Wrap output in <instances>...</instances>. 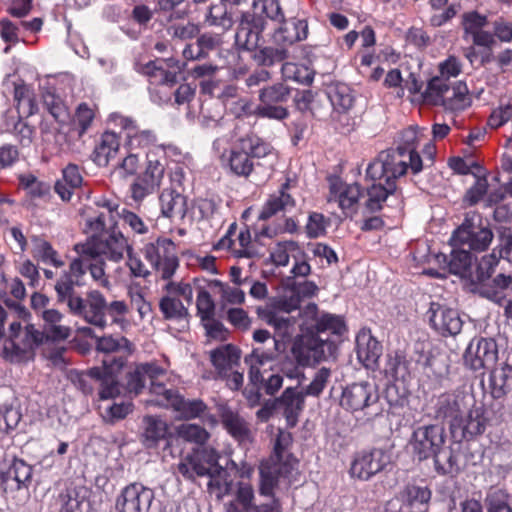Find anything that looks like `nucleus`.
<instances>
[{
	"label": "nucleus",
	"instance_id": "1",
	"mask_svg": "<svg viewBox=\"0 0 512 512\" xmlns=\"http://www.w3.org/2000/svg\"><path fill=\"white\" fill-rule=\"evenodd\" d=\"M109 122L124 131L126 150L149 148L144 170L135 177L130 186L132 199L142 201L156 192L162 184L165 176L166 152L162 146L155 145V134L151 130L140 129L132 118L120 113H112L109 116Z\"/></svg>",
	"mask_w": 512,
	"mask_h": 512
},
{
	"label": "nucleus",
	"instance_id": "2",
	"mask_svg": "<svg viewBox=\"0 0 512 512\" xmlns=\"http://www.w3.org/2000/svg\"><path fill=\"white\" fill-rule=\"evenodd\" d=\"M436 146L428 141L422 149L423 157L417 150H387L382 151L367 166V176L379 178L389 175L396 180L408 173L417 175L426 166H432L436 156Z\"/></svg>",
	"mask_w": 512,
	"mask_h": 512
},
{
	"label": "nucleus",
	"instance_id": "3",
	"mask_svg": "<svg viewBox=\"0 0 512 512\" xmlns=\"http://www.w3.org/2000/svg\"><path fill=\"white\" fill-rule=\"evenodd\" d=\"M96 224L97 228L102 229V232L81 244V251L86 254H93L95 258L104 256L114 262L123 259L125 253L129 251V244L124 235L114 227L110 230L106 229L108 224L104 213L97 217Z\"/></svg>",
	"mask_w": 512,
	"mask_h": 512
},
{
	"label": "nucleus",
	"instance_id": "4",
	"mask_svg": "<svg viewBox=\"0 0 512 512\" xmlns=\"http://www.w3.org/2000/svg\"><path fill=\"white\" fill-rule=\"evenodd\" d=\"M253 339L259 345L254 347L251 354L246 356L245 362L249 365V377L254 385L264 381V373L272 368L278 341L271 338L269 331L259 329L254 331Z\"/></svg>",
	"mask_w": 512,
	"mask_h": 512
},
{
	"label": "nucleus",
	"instance_id": "5",
	"mask_svg": "<svg viewBox=\"0 0 512 512\" xmlns=\"http://www.w3.org/2000/svg\"><path fill=\"white\" fill-rule=\"evenodd\" d=\"M497 264L498 257L494 249L491 254L482 257L477 267L476 278L481 295L496 303H501L506 296L505 291L512 290V276L500 273L489 280Z\"/></svg>",
	"mask_w": 512,
	"mask_h": 512
},
{
	"label": "nucleus",
	"instance_id": "6",
	"mask_svg": "<svg viewBox=\"0 0 512 512\" xmlns=\"http://www.w3.org/2000/svg\"><path fill=\"white\" fill-rule=\"evenodd\" d=\"M285 435H279L274 447V454L266 462L261 464L260 475V493L262 495H271L279 477H288L295 468L296 461L288 456H284L283 444L286 442Z\"/></svg>",
	"mask_w": 512,
	"mask_h": 512
},
{
	"label": "nucleus",
	"instance_id": "7",
	"mask_svg": "<svg viewBox=\"0 0 512 512\" xmlns=\"http://www.w3.org/2000/svg\"><path fill=\"white\" fill-rule=\"evenodd\" d=\"M219 455L217 451L210 447L197 448L182 459L178 464L179 473L186 479H194L195 476L211 478L209 486L214 485L215 474L223 472L218 464Z\"/></svg>",
	"mask_w": 512,
	"mask_h": 512
},
{
	"label": "nucleus",
	"instance_id": "8",
	"mask_svg": "<svg viewBox=\"0 0 512 512\" xmlns=\"http://www.w3.org/2000/svg\"><path fill=\"white\" fill-rule=\"evenodd\" d=\"M143 252L156 275L167 282L172 281L171 278L179 267L174 242L168 238H158L155 242L146 244Z\"/></svg>",
	"mask_w": 512,
	"mask_h": 512
},
{
	"label": "nucleus",
	"instance_id": "9",
	"mask_svg": "<svg viewBox=\"0 0 512 512\" xmlns=\"http://www.w3.org/2000/svg\"><path fill=\"white\" fill-rule=\"evenodd\" d=\"M410 445L419 460L433 457L436 465H440V457L445 453V430L436 424L418 427L413 433Z\"/></svg>",
	"mask_w": 512,
	"mask_h": 512
},
{
	"label": "nucleus",
	"instance_id": "10",
	"mask_svg": "<svg viewBox=\"0 0 512 512\" xmlns=\"http://www.w3.org/2000/svg\"><path fill=\"white\" fill-rule=\"evenodd\" d=\"M390 460V454L383 448L362 450L353 456L348 472L353 479L368 481L382 472Z\"/></svg>",
	"mask_w": 512,
	"mask_h": 512
},
{
	"label": "nucleus",
	"instance_id": "11",
	"mask_svg": "<svg viewBox=\"0 0 512 512\" xmlns=\"http://www.w3.org/2000/svg\"><path fill=\"white\" fill-rule=\"evenodd\" d=\"M290 97V88L284 83H276L263 87L259 91V103L255 114L263 118L284 120L288 117V110L284 104Z\"/></svg>",
	"mask_w": 512,
	"mask_h": 512
},
{
	"label": "nucleus",
	"instance_id": "12",
	"mask_svg": "<svg viewBox=\"0 0 512 512\" xmlns=\"http://www.w3.org/2000/svg\"><path fill=\"white\" fill-rule=\"evenodd\" d=\"M327 201L335 203L346 217L356 214L361 197V187L357 183H347L338 176H329Z\"/></svg>",
	"mask_w": 512,
	"mask_h": 512
},
{
	"label": "nucleus",
	"instance_id": "13",
	"mask_svg": "<svg viewBox=\"0 0 512 512\" xmlns=\"http://www.w3.org/2000/svg\"><path fill=\"white\" fill-rule=\"evenodd\" d=\"M290 258L294 260L291 273L295 277H306L311 272L304 249L292 240L277 242L270 250V259L276 266H287Z\"/></svg>",
	"mask_w": 512,
	"mask_h": 512
},
{
	"label": "nucleus",
	"instance_id": "14",
	"mask_svg": "<svg viewBox=\"0 0 512 512\" xmlns=\"http://www.w3.org/2000/svg\"><path fill=\"white\" fill-rule=\"evenodd\" d=\"M497 358V344L491 338L474 337L463 353L464 366L473 371L491 367Z\"/></svg>",
	"mask_w": 512,
	"mask_h": 512
},
{
	"label": "nucleus",
	"instance_id": "15",
	"mask_svg": "<svg viewBox=\"0 0 512 512\" xmlns=\"http://www.w3.org/2000/svg\"><path fill=\"white\" fill-rule=\"evenodd\" d=\"M488 411L482 404H473L464 412L460 420H456L451 433L456 437L457 434L466 440L475 439L482 435L489 424Z\"/></svg>",
	"mask_w": 512,
	"mask_h": 512
},
{
	"label": "nucleus",
	"instance_id": "16",
	"mask_svg": "<svg viewBox=\"0 0 512 512\" xmlns=\"http://www.w3.org/2000/svg\"><path fill=\"white\" fill-rule=\"evenodd\" d=\"M379 394L376 388L367 382L353 383L347 386L341 396V406L351 412L367 411L377 404Z\"/></svg>",
	"mask_w": 512,
	"mask_h": 512
},
{
	"label": "nucleus",
	"instance_id": "17",
	"mask_svg": "<svg viewBox=\"0 0 512 512\" xmlns=\"http://www.w3.org/2000/svg\"><path fill=\"white\" fill-rule=\"evenodd\" d=\"M474 399L462 391L443 393L436 402V415L448 421L450 431L453 430L456 420H460Z\"/></svg>",
	"mask_w": 512,
	"mask_h": 512
},
{
	"label": "nucleus",
	"instance_id": "18",
	"mask_svg": "<svg viewBox=\"0 0 512 512\" xmlns=\"http://www.w3.org/2000/svg\"><path fill=\"white\" fill-rule=\"evenodd\" d=\"M20 334L21 324L12 322L10 324V339L4 346L5 356L11 361L21 358L41 342L40 331L34 329L33 325L26 326L24 339H19Z\"/></svg>",
	"mask_w": 512,
	"mask_h": 512
},
{
	"label": "nucleus",
	"instance_id": "19",
	"mask_svg": "<svg viewBox=\"0 0 512 512\" xmlns=\"http://www.w3.org/2000/svg\"><path fill=\"white\" fill-rule=\"evenodd\" d=\"M154 498V491L141 483H132L122 489L116 499L117 512H143Z\"/></svg>",
	"mask_w": 512,
	"mask_h": 512
},
{
	"label": "nucleus",
	"instance_id": "20",
	"mask_svg": "<svg viewBox=\"0 0 512 512\" xmlns=\"http://www.w3.org/2000/svg\"><path fill=\"white\" fill-rule=\"evenodd\" d=\"M336 346L329 339H323L319 334L304 336L298 348L297 357L304 365H313L326 360L335 352Z\"/></svg>",
	"mask_w": 512,
	"mask_h": 512
},
{
	"label": "nucleus",
	"instance_id": "21",
	"mask_svg": "<svg viewBox=\"0 0 512 512\" xmlns=\"http://www.w3.org/2000/svg\"><path fill=\"white\" fill-rule=\"evenodd\" d=\"M166 370L156 363H144L138 365L135 370L130 374L128 380V388L130 391L138 394L145 385L146 378L151 381V392L163 399V393L166 390L158 379L163 377Z\"/></svg>",
	"mask_w": 512,
	"mask_h": 512
},
{
	"label": "nucleus",
	"instance_id": "22",
	"mask_svg": "<svg viewBox=\"0 0 512 512\" xmlns=\"http://www.w3.org/2000/svg\"><path fill=\"white\" fill-rule=\"evenodd\" d=\"M492 239L493 233L489 228L474 226L468 222L463 223L453 235L455 246H467L474 251H484Z\"/></svg>",
	"mask_w": 512,
	"mask_h": 512
},
{
	"label": "nucleus",
	"instance_id": "23",
	"mask_svg": "<svg viewBox=\"0 0 512 512\" xmlns=\"http://www.w3.org/2000/svg\"><path fill=\"white\" fill-rule=\"evenodd\" d=\"M429 312L433 328L442 335H456L461 331L462 320L456 310L432 303Z\"/></svg>",
	"mask_w": 512,
	"mask_h": 512
},
{
	"label": "nucleus",
	"instance_id": "24",
	"mask_svg": "<svg viewBox=\"0 0 512 512\" xmlns=\"http://www.w3.org/2000/svg\"><path fill=\"white\" fill-rule=\"evenodd\" d=\"M156 403L158 405L172 407L186 419L201 417L207 409V406L203 401L185 400L173 390H165L163 393V399H157Z\"/></svg>",
	"mask_w": 512,
	"mask_h": 512
},
{
	"label": "nucleus",
	"instance_id": "25",
	"mask_svg": "<svg viewBox=\"0 0 512 512\" xmlns=\"http://www.w3.org/2000/svg\"><path fill=\"white\" fill-rule=\"evenodd\" d=\"M366 178L373 181V183L367 187L365 207L371 212L378 211L382 208L388 196L396 191L397 180L390 178L389 175H383L379 178L368 177L366 175Z\"/></svg>",
	"mask_w": 512,
	"mask_h": 512
},
{
	"label": "nucleus",
	"instance_id": "26",
	"mask_svg": "<svg viewBox=\"0 0 512 512\" xmlns=\"http://www.w3.org/2000/svg\"><path fill=\"white\" fill-rule=\"evenodd\" d=\"M32 467L21 459H15L11 465L0 474L1 484L5 491H15L28 488L32 479Z\"/></svg>",
	"mask_w": 512,
	"mask_h": 512
},
{
	"label": "nucleus",
	"instance_id": "27",
	"mask_svg": "<svg viewBox=\"0 0 512 512\" xmlns=\"http://www.w3.org/2000/svg\"><path fill=\"white\" fill-rule=\"evenodd\" d=\"M43 331L41 340L45 336L52 341L66 340L71 335V328L62 323L63 315L56 309L43 310Z\"/></svg>",
	"mask_w": 512,
	"mask_h": 512
},
{
	"label": "nucleus",
	"instance_id": "28",
	"mask_svg": "<svg viewBox=\"0 0 512 512\" xmlns=\"http://www.w3.org/2000/svg\"><path fill=\"white\" fill-rule=\"evenodd\" d=\"M102 376L98 381L100 382V399L106 400L114 398L119 394V387L115 379V374L123 367L124 359H113L110 363L109 359H103Z\"/></svg>",
	"mask_w": 512,
	"mask_h": 512
},
{
	"label": "nucleus",
	"instance_id": "29",
	"mask_svg": "<svg viewBox=\"0 0 512 512\" xmlns=\"http://www.w3.org/2000/svg\"><path fill=\"white\" fill-rule=\"evenodd\" d=\"M263 30L264 22L261 18L244 16L236 32V42L248 50L255 49Z\"/></svg>",
	"mask_w": 512,
	"mask_h": 512
},
{
	"label": "nucleus",
	"instance_id": "30",
	"mask_svg": "<svg viewBox=\"0 0 512 512\" xmlns=\"http://www.w3.org/2000/svg\"><path fill=\"white\" fill-rule=\"evenodd\" d=\"M357 357L366 368H373L382 354L380 342L370 333L363 332L356 338Z\"/></svg>",
	"mask_w": 512,
	"mask_h": 512
},
{
	"label": "nucleus",
	"instance_id": "31",
	"mask_svg": "<svg viewBox=\"0 0 512 512\" xmlns=\"http://www.w3.org/2000/svg\"><path fill=\"white\" fill-rule=\"evenodd\" d=\"M120 150V138L112 131H105L93 151L94 161L99 166H107Z\"/></svg>",
	"mask_w": 512,
	"mask_h": 512
},
{
	"label": "nucleus",
	"instance_id": "32",
	"mask_svg": "<svg viewBox=\"0 0 512 512\" xmlns=\"http://www.w3.org/2000/svg\"><path fill=\"white\" fill-rule=\"evenodd\" d=\"M219 416L224 428L237 441L245 442L250 439L249 425L237 412L222 406L219 409Z\"/></svg>",
	"mask_w": 512,
	"mask_h": 512
},
{
	"label": "nucleus",
	"instance_id": "33",
	"mask_svg": "<svg viewBox=\"0 0 512 512\" xmlns=\"http://www.w3.org/2000/svg\"><path fill=\"white\" fill-rule=\"evenodd\" d=\"M288 184L285 183L281 189L269 196L262 207L259 219L266 220L279 212H286L295 207V200L287 193Z\"/></svg>",
	"mask_w": 512,
	"mask_h": 512
},
{
	"label": "nucleus",
	"instance_id": "34",
	"mask_svg": "<svg viewBox=\"0 0 512 512\" xmlns=\"http://www.w3.org/2000/svg\"><path fill=\"white\" fill-rule=\"evenodd\" d=\"M106 300L98 291H91L86 298V306L83 310V318L90 324L100 328L106 325Z\"/></svg>",
	"mask_w": 512,
	"mask_h": 512
},
{
	"label": "nucleus",
	"instance_id": "35",
	"mask_svg": "<svg viewBox=\"0 0 512 512\" xmlns=\"http://www.w3.org/2000/svg\"><path fill=\"white\" fill-rule=\"evenodd\" d=\"M226 160L230 170L237 176L247 177L253 171L254 163L241 140L231 149Z\"/></svg>",
	"mask_w": 512,
	"mask_h": 512
},
{
	"label": "nucleus",
	"instance_id": "36",
	"mask_svg": "<svg viewBox=\"0 0 512 512\" xmlns=\"http://www.w3.org/2000/svg\"><path fill=\"white\" fill-rule=\"evenodd\" d=\"M306 38V26L302 21L284 22L273 35V41L283 50Z\"/></svg>",
	"mask_w": 512,
	"mask_h": 512
},
{
	"label": "nucleus",
	"instance_id": "37",
	"mask_svg": "<svg viewBox=\"0 0 512 512\" xmlns=\"http://www.w3.org/2000/svg\"><path fill=\"white\" fill-rule=\"evenodd\" d=\"M210 359L220 376H226L240 359L239 350L232 344L223 345L210 354Z\"/></svg>",
	"mask_w": 512,
	"mask_h": 512
},
{
	"label": "nucleus",
	"instance_id": "38",
	"mask_svg": "<svg viewBox=\"0 0 512 512\" xmlns=\"http://www.w3.org/2000/svg\"><path fill=\"white\" fill-rule=\"evenodd\" d=\"M304 396L302 392L294 388H287L278 402L283 407L284 415L289 426H294L297 417L304 408Z\"/></svg>",
	"mask_w": 512,
	"mask_h": 512
},
{
	"label": "nucleus",
	"instance_id": "39",
	"mask_svg": "<svg viewBox=\"0 0 512 512\" xmlns=\"http://www.w3.org/2000/svg\"><path fill=\"white\" fill-rule=\"evenodd\" d=\"M318 291V287L315 283L305 281L294 286L290 291V296L287 298L283 296L278 301V306L287 314L293 310H296L300 306L302 298L312 297Z\"/></svg>",
	"mask_w": 512,
	"mask_h": 512
},
{
	"label": "nucleus",
	"instance_id": "40",
	"mask_svg": "<svg viewBox=\"0 0 512 512\" xmlns=\"http://www.w3.org/2000/svg\"><path fill=\"white\" fill-rule=\"evenodd\" d=\"M431 141L428 139V130L423 127L410 126L399 134L397 146L394 150H417L420 145Z\"/></svg>",
	"mask_w": 512,
	"mask_h": 512
},
{
	"label": "nucleus",
	"instance_id": "41",
	"mask_svg": "<svg viewBox=\"0 0 512 512\" xmlns=\"http://www.w3.org/2000/svg\"><path fill=\"white\" fill-rule=\"evenodd\" d=\"M472 103L469 89L464 82L455 83L446 94L444 108L451 111H463Z\"/></svg>",
	"mask_w": 512,
	"mask_h": 512
},
{
	"label": "nucleus",
	"instance_id": "42",
	"mask_svg": "<svg viewBox=\"0 0 512 512\" xmlns=\"http://www.w3.org/2000/svg\"><path fill=\"white\" fill-rule=\"evenodd\" d=\"M162 214L166 217L184 216L187 211L186 197L175 190H163L160 195Z\"/></svg>",
	"mask_w": 512,
	"mask_h": 512
},
{
	"label": "nucleus",
	"instance_id": "43",
	"mask_svg": "<svg viewBox=\"0 0 512 512\" xmlns=\"http://www.w3.org/2000/svg\"><path fill=\"white\" fill-rule=\"evenodd\" d=\"M97 111L98 107L94 103L83 102L77 106L72 120V130L77 133L79 139L91 127Z\"/></svg>",
	"mask_w": 512,
	"mask_h": 512
},
{
	"label": "nucleus",
	"instance_id": "44",
	"mask_svg": "<svg viewBox=\"0 0 512 512\" xmlns=\"http://www.w3.org/2000/svg\"><path fill=\"white\" fill-rule=\"evenodd\" d=\"M491 393L494 398H502L512 391V366L502 364L491 374Z\"/></svg>",
	"mask_w": 512,
	"mask_h": 512
},
{
	"label": "nucleus",
	"instance_id": "45",
	"mask_svg": "<svg viewBox=\"0 0 512 512\" xmlns=\"http://www.w3.org/2000/svg\"><path fill=\"white\" fill-rule=\"evenodd\" d=\"M14 100L19 117H29L37 110L32 90L25 84H17L14 88Z\"/></svg>",
	"mask_w": 512,
	"mask_h": 512
},
{
	"label": "nucleus",
	"instance_id": "46",
	"mask_svg": "<svg viewBox=\"0 0 512 512\" xmlns=\"http://www.w3.org/2000/svg\"><path fill=\"white\" fill-rule=\"evenodd\" d=\"M511 495L499 487H491L485 497L487 512H512Z\"/></svg>",
	"mask_w": 512,
	"mask_h": 512
},
{
	"label": "nucleus",
	"instance_id": "47",
	"mask_svg": "<svg viewBox=\"0 0 512 512\" xmlns=\"http://www.w3.org/2000/svg\"><path fill=\"white\" fill-rule=\"evenodd\" d=\"M447 93H449V87L446 81L442 77L435 76L428 82L422 97L427 104L443 106Z\"/></svg>",
	"mask_w": 512,
	"mask_h": 512
},
{
	"label": "nucleus",
	"instance_id": "48",
	"mask_svg": "<svg viewBox=\"0 0 512 512\" xmlns=\"http://www.w3.org/2000/svg\"><path fill=\"white\" fill-rule=\"evenodd\" d=\"M409 361L405 355L396 351L388 355L385 372L395 380H406L410 374Z\"/></svg>",
	"mask_w": 512,
	"mask_h": 512
},
{
	"label": "nucleus",
	"instance_id": "49",
	"mask_svg": "<svg viewBox=\"0 0 512 512\" xmlns=\"http://www.w3.org/2000/svg\"><path fill=\"white\" fill-rule=\"evenodd\" d=\"M159 307L166 319H183L188 315V309L183 302L169 293L160 299Z\"/></svg>",
	"mask_w": 512,
	"mask_h": 512
},
{
	"label": "nucleus",
	"instance_id": "50",
	"mask_svg": "<svg viewBox=\"0 0 512 512\" xmlns=\"http://www.w3.org/2000/svg\"><path fill=\"white\" fill-rule=\"evenodd\" d=\"M208 286L220 294L221 304H242L245 300V293L238 287L229 286L218 280L209 282Z\"/></svg>",
	"mask_w": 512,
	"mask_h": 512
},
{
	"label": "nucleus",
	"instance_id": "51",
	"mask_svg": "<svg viewBox=\"0 0 512 512\" xmlns=\"http://www.w3.org/2000/svg\"><path fill=\"white\" fill-rule=\"evenodd\" d=\"M199 280L193 279L192 282L187 281H168L163 290L165 293L174 295L175 297H181L188 305L193 301L194 287L198 289Z\"/></svg>",
	"mask_w": 512,
	"mask_h": 512
},
{
	"label": "nucleus",
	"instance_id": "52",
	"mask_svg": "<svg viewBox=\"0 0 512 512\" xmlns=\"http://www.w3.org/2000/svg\"><path fill=\"white\" fill-rule=\"evenodd\" d=\"M131 346V343L125 337L114 338L112 336H104L98 339L96 347L99 352L107 354L104 359H109L110 363H113V359L116 358L114 356H110L109 354L120 349H125L128 353H130Z\"/></svg>",
	"mask_w": 512,
	"mask_h": 512
},
{
	"label": "nucleus",
	"instance_id": "53",
	"mask_svg": "<svg viewBox=\"0 0 512 512\" xmlns=\"http://www.w3.org/2000/svg\"><path fill=\"white\" fill-rule=\"evenodd\" d=\"M431 490L425 485L409 484L405 487L403 497L415 508H420L431 499Z\"/></svg>",
	"mask_w": 512,
	"mask_h": 512
},
{
	"label": "nucleus",
	"instance_id": "54",
	"mask_svg": "<svg viewBox=\"0 0 512 512\" xmlns=\"http://www.w3.org/2000/svg\"><path fill=\"white\" fill-rule=\"evenodd\" d=\"M141 72L159 83L173 85L176 81V73L166 71L160 60L149 61L143 65Z\"/></svg>",
	"mask_w": 512,
	"mask_h": 512
},
{
	"label": "nucleus",
	"instance_id": "55",
	"mask_svg": "<svg viewBox=\"0 0 512 512\" xmlns=\"http://www.w3.org/2000/svg\"><path fill=\"white\" fill-rule=\"evenodd\" d=\"M250 243L251 234L248 229L240 231L235 241L224 238L220 242L222 247L227 246L238 257H249L251 255Z\"/></svg>",
	"mask_w": 512,
	"mask_h": 512
},
{
	"label": "nucleus",
	"instance_id": "56",
	"mask_svg": "<svg viewBox=\"0 0 512 512\" xmlns=\"http://www.w3.org/2000/svg\"><path fill=\"white\" fill-rule=\"evenodd\" d=\"M80 246L81 244H77L75 246L78 257L71 262L68 274L75 280L76 285H80V278L88 270L90 260L95 259L93 254L83 253L80 249Z\"/></svg>",
	"mask_w": 512,
	"mask_h": 512
},
{
	"label": "nucleus",
	"instance_id": "57",
	"mask_svg": "<svg viewBox=\"0 0 512 512\" xmlns=\"http://www.w3.org/2000/svg\"><path fill=\"white\" fill-rule=\"evenodd\" d=\"M106 314L112 319V322L121 329L124 330L130 326L128 318L129 308L124 301H113L110 304L106 303Z\"/></svg>",
	"mask_w": 512,
	"mask_h": 512
},
{
	"label": "nucleus",
	"instance_id": "58",
	"mask_svg": "<svg viewBox=\"0 0 512 512\" xmlns=\"http://www.w3.org/2000/svg\"><path fill=\"white\" fill-rule=\"evenodd\" d=\"M268 323L283 339L290 338L295 332L296 320L289 315L274 314L269 318Z\"/></svg>",
	"mask_w": 512,
	"mask_h": 512
},
{
	"label": "nucleus",
	"instance_id": "59",
	"mask_svg": "<svg viewBox=\"0 0 512 512\" xmlns=\"http://www.w3.org/2000/svg\"><path fill=\"white\" fill-rule=\"evenodd\" d=\"M316 329L318 334L331 332L335 335H342L346 327L341 317L332 314H324L317 320Z\"/></svg>",
	"mask_w": 512,
	"mask_h": 512
},
{
	"label": "nucleus",
	"instance_id": "60",
	"mask_svg": "<svg viewBox=\"0 0 512 512\" xmlns=\"http://www.w3.org/2000/svg\"><path fill=\"white\" fill-rule=\"evenodd\" d=\"M43 104L56 121H65L68 117L67 107L59 96L47 92L43 94Z\"/></svg>",
	"mask_w": 512,
	"mask_h": 512
},
{
	"label": "nucleus",
	"instance_id": "61",
	"mask_svg": "<svg viewBox=\"0 0 512 512\" xmlns=\"http://www.w3.org/2000/svg\"><path fill=\"white\" fill-rule=\"evenodd\" d=\"M197 314L201 319V322L210 319L215 316V304L211 298L209 292L202 287L197 289Z\"/></svg>",
	"mask_w": 512,
	"mask_h": 512
},
{
	"label": "nucleus",
	"instance_id": "62",
	"mask_svg": "<svg viewBox=\"0 0 512 512\" xmlns=\"http://www.w3.org/2000/svg\"><path fill=\"white\" fill-rule=\"evenodd\" d=\"M144 422V437L146 441L155 443L165 437L167 432V425L164 421L153 416H148L144 419Z\"/></svg>",
	"mask_w": 512,
	"mask_h": 512
},
{
	"label": "nucleus",
	"instance_id": "63",
	"mask_svg": "<svg viewBox=\"0 0 512 512\" xmlns=\"http://www.w3.org/2000/svg\"><path fill=\"white\" fill-rule=\"evenodd\" d=\"M241 142L243 143V147L248 151L251 159H260L268 156L272 152L270 144L256 136H247L242 138Z\"/></svg>",
	"mask_w": 512,
	"mask_h": 512
},
{
	"label": "nucleus",
	"instance_id": "64",
	"mask_svg": "<svg viewBox=\"0 0 512 512\" xmlns=\"http://www.w3.org/2000/svg\"><path fill=\"white\" fill-rule=\"evenodd\" d=\"M178 435L189 442L204 444L209 439V433L196 424H182L178 427Z\"/></svg>",
	"mask_w": 512,
	"mask_h": 512
}]
</instances>
